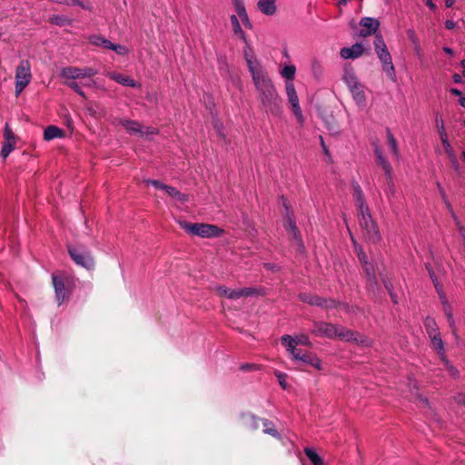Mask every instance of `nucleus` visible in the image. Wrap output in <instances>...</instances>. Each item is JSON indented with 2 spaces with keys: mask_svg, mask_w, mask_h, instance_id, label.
I'll return each mask as SVG.
<instances>
[{
  "mask_svg": "<svg viewBox=\"0 0 465 465\" xmlns=\"http://www.w3.org/2000/svg\"><path fill=\"white\" fill-rule=\"evenodd\" d=\"M245 61L265 112L279 116L282 114L281 98L267 71L256 56L246 54Z\"/></svg>",
  "mask_w": 465,
  "mask_h": 465,
  "instance_id": "f257e3e1",
  "label": "nucleus"
},
{
  "mask_svg": "<svg viewBox=\"0 0 465 465\" xmlns=\"http://www.w3.org/2000/svg\"><path fill=\"white\" fill-rule=\"evenodd\" d=\"M236 12L237 15H232L230 17L231 24L232 26V31L234 35L239 37L245 44L243 47V56L246 60V54L251 56H255L254 52L251 46L250 41L247 39L245 33L242 29L240 20L242 24L247 27L252 28V23L248 17L246 9L242 5V2H236Z\"/></svg>",
  "mask_w": 465,
  "mask_h": 465,
  "instance_id": "f03ea898",
  "label": "nucleus"
},
{
  "mask_svg": "<svg viewBox=\"0 0 465 465\" xmlns=\"http://www.w3.org/2000/svg\"><path fill=\"white\" fill-rule=\"evenodd\" d=\"M179 224L187 233L203 238L219 237L223 232V229L213 224L192 223L186 221H179Z\"/></svg>",
  "mask_w": 465,
  "mask_h": 465,
  "instance_id": "7ed1b4c3",
  "label": "nucleus"
},
{
  "mask_svg": "<svg viewBox=\"0 0 465 465\" xmlns=\"http://www.w3.org/2000/svg\"><path fill=\"white\" fill-rule=\"evenodd\" d=\"M359 224L361 228L363 237L370 242L376 243L381 240V234L377 224L373 221L370 209L358 212Z\"/></svg>",
  "mask_w": 465,
  "mask_h": 465,
  "instance_id": "20e7f679",
  "label": "nucleus"
},
{
  "mask_svg": "<svg viewBox=\"0 0 465 465\" xmlns=\"http://www.w3.org/2000/svg\"><path fill=\"white\" fill-rule=\"evenodd\" d=\"M68 252L72 260L79 266L87 270L94 267V261L90 252L80 246H68Z\"/></svg>",
  "mask_w": 465,
  "mask_h": 465,
  "instance_id": "39448f33",
  "label": "nucleus"
},
{
  "mask_svg": "<svg viewBox=\"0 0 465 465\" xmlns=\"http://www.w3.org/2000/svg\"><path fill=\"white\" fill-rule=\"evenodd\" d=\"M31 65L27 60H22L15 70V94L19 95L31 82Z\"/></svg>",
  "mask_w": 465,
  "mask_h": 465,
  "instance_id": "423d86ee",
  "label": "nucleus"
},
{
  "mask_svg": "<svg viewBox=\"0 0 465 465\" xmlns=\"http://www.w3.org/2000/svg\"><path fill=\"white\" fill-rule=\"evenodd\" d=\"M97 70L92 68V67H74V66H68L64 67L60 74L63 78L65 79V81H76L78 79L83 78H90L97 74Z\"/></svg>",
  "mask_w": 465,
  "mask_h": 465,
  "instance_id": "0eeeda50",
  "label": "nucleus"
},
{
  "mask_svg": "<svg viewBox=\"0 0 465 465\" xmlns=\"http://www.w3.org/2000/svg\"><path fill=\"white\" fill-rule=\"evenodd\" d=\"M286 95L289 103L291 104L292 110L299 123L303 122L302 112L299 104V98L292 82H286L285 84Z\"/></svg>",
  "mask_w": 465,
  "mask_h": 465,
  "instance_id": "6e6552de",
  "label": "nucleus"
},
{
  "mask_svg": "<svg viewBox=\"0 0 465 465\" xmlns=\"http://www.w3.org/2000/svg\"><path fill=\"white\" fill-rule=\"evenodd\" d=\"M282 344L286 348L288 353L294 361H300L308 351H302V349L294 348L293 337L291 335H283L281 338Z\"/></svg>",
  "mask_w": 465,
  "mask_h": 465,
  "instance_id": "1a4fd4ad",
  "label": "nucleus"
},
{
  "mask_svg": "<svg viewBox=\"0 0 465 465\" xmlns=\"http://www.w3.org/2000/svg\"><path fill=\"white\" fill-rule=\"evenodd\" d=\"M361 28L359 31V35L361 37L369 36L375 34L379 28L380 23L377 19L371 17H364L360 21Z\"/></svg>",
  "mask_w": 465,
  "mask_h": 465,
  "instance_id": "9d476101",
  "label": "nucleus"
},
{
  "mask_svg": "<svg viewBox=\"0 0 465 465\" xmlns=\"http://www.w3.org/2000/svg\"><path fill=\"white\" fill-rule=\"evenodd\" d=\"M52 281L55 292L56 300L58 302V304L61 305L64 302V301L67 298L64 279L62 276L53 274Z\"/></svg>",
  "mask_w": 465,
  "mask_h": 465,
  "instance_id": "9b49d317",
  "label": "nucleus"
},
{
  "mask_svg": "<svg viewBox=\"0 0 465 465\" xmlns=\"http://www.w3.org/2000/svg\"><path fill=\"white\" fill-rule=\"evenodd\" d=\"M336 331V325L323 322H314L312 332L319 336H325L327 338H334Z\"/></svg>",
  "mask_w": 465,
  "mask_h": 465,
  "instance_id": "f8f14e48",
  "label": "nucleus"
},
{
  "mask_svg": "<svg viewBox=\"0 0 465 465\" xmlns=\"http://www.w3.org/2000/svg\"><path fill=\"white\" fill-rule=\"evenodd\" d=\"M379 60L381 64L382 71L386 74L387 77L391 81L396 82V71L390 52L383 54L382 56H380Z\"/></svg>",
  "mask_w": 465,
  "mask_h": 465,
  "instance_id": "ddd939ff",
  "label": "nucleus"
},
{
  "mask_svg": "<svg viewBox=\"0 0 465 465\" xmlns=\"http://www.w3.org/2000/svg\"><path fill=\"white\" fill-rule=\"evenodd\" d=\"M364 47L360 43H355L350 47H343L340 54L343 59H357L363 54Z\"/></svg>",
  "mask_w": 465,
  "mask_h": 465,
  "instance_id": "4468645a",
  "label": "nucleus"
},
{
  "mask_svg": "<svg viewBox=\"0 0 465 465\" xmlns=\"http://www.w3.org/2000/svg\"><path fill=\"white\" fill-rule=\"evenodd\" d=\"M429 337L430 339L432 348L440 356L444 364H449V361L446 359V356H445V349H444V344H443L440 333H433V335L429 336Z\"/></svg>",
  "mask_w": 465,
  "mask_h": 465,
  "instance_id": "2eb2a0df",
  "label": "nucleus"
},
{
  "mask_svg": "<svg viewBox=\"0 0 465 465\" xmlns=\"http://www.w3.org/2000/svg\"><path fill=\"white\" fill-rule=\"evenodd\" d=\"M353 188V199L355 201V205L357 207V212L366 211L368 209V205L365 203L363 192L359 183H354L352 184Z\"/></svg>",
  "mask_w": 465,
  "mask_h": 465,
  "instance_id": "dca6fc26",
  "label": "nucleus"
},
{
  "mask_svg": "<svg viewBox=\"0 0 465 465\" xmlns=\"http://www.w3.org/2000/svg\"><path fill=\"white\" fill-rule=\"evenodd\" d=\"M374 153L377 158V163L382 167L387 179L391 180V175H392L391 165L388 162V160L384 157V155L382 154V153L378 145H375Z\"/></svg>",
  "mask_w": 465,
  "mask_h": 465,
  "instance_id": "f3484780",
  "label": "nucleus"
},
{
  "mask_svg": "<svg viewBox=\"0 0 465 465\" xmlns=\"http://www.w3.org/2000/svg\"><path fill=\"white\" fill-rule=\"evenodd\" d=\"M374 153L377 158V163L382 167L387 179L391 180V175H392L391 165L388 162V160L384 157V155L382 154V153L378 145H375Z\"/></svg>",
  "mask_w": 465,
  "mask_h": 465,
  "instance_id": "a211bd4d",
  "label": "nucleus"
},
{
  "mask_svg": "<svg viewBox=\"0 0 465 465\" xmlns=\"http://www.w3.org/2000/svg\"><path fill=\"white\" fill-rule=\"evenodd\" d=\"M374 153L377 158V163L382 167L387 179L391 180V175H392L391 165L388 162V160L384 157V155L382 154V153L378 145H375Z\"/></svg>",
  "mask_w": 465,
  "mask_h": 465,
  "instance_id": "6ab92c4d",
  "label": "nucleus"
},
{
  "mask_svg": "<svg viewBox=\"0 0 465 465\" xmlns=\"http://www.w3.org/2000/svg\"><path fill=\"white\" fill-rule=\"evenodd\" d=\"M261 293L259 289L256 288H251V287H245L238 290H230V292L228 293V298L232 300H237L242 297H248L254 294Z\"/></svg>",
  "mask_w": 465,
  "mask_h": 465,
  "instance_id": "aec40b11",
  "label": "nucleus"
},
{
  "mask_svg": "<svg viewBox=\"0 0 465 465\" xmlns=\"http://www.w3.org/2000/svg\"><path fill=\"white\" fill-rule=\"evenodd\" d=\"M107 76L115 81L116 83L123 84L124 86H129V87H137L139 84L130 78L129 76L124 75L119 73L110 72L107 74Z\"/></svg>",
  "mask_w": 465,
  "mask_h": 465,
  "instance_id": "412c9836",
  "label": "nucleus"
},
{
  "mask_svg": "<svg viewBox=\"0 0 465 465\" xmlns=\"http://www.w3.org/2000/svg\"><path fill=\"white\" fill-rule=\"evenodd\" d=\"M119 124L125 128L130 134H138L143 133V126L136 121L129 119H121Z\"/></svg>",
  "mask_w": 465,
  "mask_h": 465,
  "instance_id": "4be33fe9",
  "label": "nucleus"
},
{
  "mask_svg": "<svg viewBox=\"0 0 465 465\" xmlns=\"http://www.w3.org/2000/svg\"><path fill=\"white\" fill-rule=\"evenodd\" d=\"M242 424L252 430H258L259 421H262V419H259L252 413H243L242 414Z\"/></svg>",
  "mask_w": 465,
  "mask_h": 465,
  "instance_id": "5701e85b",
  "label": "nucleus"
},
{
  "mask_svg": "<svg viewBox=\"0 0 465 465\" xmlns=\"http://www.w3.org/2000/svg\"><path fill=\"white\" fill-rule=\"evenodd\" d=\"M309 304L329 309V308L336 307L337 303L334 300H331V299L327 300V299H324V298L317 296V295H312V300L309 301Z\"/></svg>",
  "mask_w": 465,
  "mask_h": 465,
  "instance_id": "b1692460",
  "label": "nucleus"
},
{
  "mask_svg": "<svg viewBox=\"0 0 465 465\" xmlns=\"http://www.w3.org/2000/svg\"><path fill=\"white\" fill-rule=\"evenodd\" d=\"M64 136V131L54 125H49L44 132V139L45 141H51L54 138H60Z\"/></svg>",
  "mask_w": 465,
  "mask_h": 465,
  "instance_id": "393cba45",
  "label": "nucleus"
},
{
  "mask_svg": "<svg viewBox=\"0 0 465 465\" xmlns=\"http://www.w3.org/2000/svg\"><path fill=\"white\" fill-rule=\"evenodd\" d=\"M373 45H374V50H375V53H376L378 58L380 56H382L385 54H388L389 50L387 48V45H386L381 35H380V34L375 35V39H374Z\"/></svg>",
  "mask_w": 465,
  "mask_h": 465,
  "instance_id": "a878e982",
  "label": "nucleus"
},
{
  "mask_svg": "<svg viewBox=\"0 0 465 465\" xmlns=\"http://www.w3.org/2000/svg\"><path fill=\"white\" fill-rule=\"evenodd\" d=\"M362 265L364 267V272L367 276L368 287L370 289H373L374 287L377 286V279L375 276L374 267L371 263H369V262Z\"/></svg>",
  "mask_w": 465,
  "mask_h": 465,
  "instance_id": "bb28decb",
  "label": "nucleus"
},
{
  "mask_svg": "<svg viewBox=\"0 0 465 465\" xmlns=\"http://www.w3.org/2000/svg\"><path fill=\"white\" fill-rule=\"evenodd\" d=\"M300 361L311 365L317 370H322L321 360L312 351H308L302 358H301Z\"/></svg>",
  "mask_w": 465,
  "mask_h": 465,
  "instance_id": "cd10ccee",
  "label": "nucleus"
},
{
  "mask_svg": "<svg viewBox=\"0 0 465 465\" xmlns=\"http://www.w3.org/2000/svg\"><path fill=\"white\" fill-rule=\"evenodd\" d=\"M350 92L353 97V100L359 106H364L366 104V96L361 84L355 88L351 89Z\"/></svg>",
  "mask_w": 465,
  "mask_h": 465,
  "instance_id": "c85d7f7f",
  "label": "nucleus"
},
{
  "mask_svg": "<svg viewBox=\"0 0 465 465\" xmlns=\"http://www.w3.org/2000/svg\"><path fill=\"white\" fill-rule=\"evenodd\" d=\"M285 228H286V230H289L290 232H292V236L297 241L299 246L303 248L302 240V238H301V236L299 234V232H298L297 226L295 224V222L290 216H288V218H287Z\"/></svg>",
  "mask_w": 465,
  "mask_h": 465,
  "instance_id": "c756f323",
  "label": "nucleus"
},
{
  "mask_svg": "<svg viewBox=\"0 0 465 465\" xmlns=\"http://www.w3.org/2000/svg\"><path fill=\"white\" fill-rule=\"evenodd\" d=\"M334 338H339L342 341H351L354 338L355 332L348 330L342 326L336 325V331H335Z\"/></svg>",
  "mask_w": 465,
  "mask_h": 465,
  "instance_id": "7c9ffc66",
  "label": "nucleus"
},
{
  "mask_svg": "<svg viewBox=\"0 0 465 465\" xmlns=\"http://www.w3.org/2000/svg\"><path fill=\"white\" fill-rule=\"evenodd\" d=\"M280 74L282 78L286 79V82H292L296 74V67L293 64H286L280 71Z\"/></svg>",
  "mask_w": 465,
  "mask_h": 465,
  "instance_id": "2f4dec72",
  "label": "nucleus"
},
{
  "mask_svg": "<svg viewBox=\"0 0 465 465\" xmlns=\"http://www.w3.org/2000/svg\"><path fill=\"white\" fill-rule=\"evenodd\" d=\"M165 192L173 197L174 200L178 201L179 203H185L188 201V195L185 193H181L178 191L175 187H172L167 185Z\"/></svg>",
  "mask_w": 465,
  "mask_h": 465,
  "instance_id": "473e14b6",
  "label": "nucleus"
},
{
  "mask_svg": "<svg viewBox=\"0 0 465 465\" xmlns=\"http://www.w3.org/2000/svg\"><path fill=\"white\" fill-rule=\"evenodd\" d=\"M386 134H387L388 144H389L390 150L392 153V154L394 155V157L396 159H398L400 157V151H399L397 141L390 129L386 130Z\"/></svg>",
  "mask_w": 465,
  "mask_h": 465,
  "instance_id": "72a5a7b5",
  "label": "nucleus"
},
{
  "mask_svg": "<svg viewBox=\"0 0 465 465\" xmlns=\"http://www.w3.org/2000/svg\"><path fill=\"white\" fill-rule=\"evenodd\" d=\"M257 6H258V9L267 15H273L275 12H276V5H275V2H257Z\"/></svg>",
  "mask_w": 465,
  "mask_h": 465,
  "instance_id": "f704fd0d",
  "label": "nucleus"
},
{
  "mask_svg": "<svg viewBox=\"0 0 465 465\" xmlns=\"http://www.w3.org/2000/svg\"><path fill=\"white\" fill-rule=\"evenodd\" d=\"M90 43L96 46H101L105 49H109V46L112 45V42L104 36L94 35L90 37Z\"/></svg>",
  "mask_w": 465,
  "mask_h": 465,
  "instance_id": "c9c22d12",
  "label": "nucleus"
},
{
  "mask_svg": "<svg viewBox=\"0 0 465 465\" xmlns=\"http://www.w3.org/2000/svg\"><path fill=\"white\" fill-rule=\"evenodd\" d=\"M262 421L263 424V432L265 434H269L277 439L281 438L280 433L277 431V430H275L273 423L272 421H270L269 420H262Z\"/></svg>",
  "mask_w": 465,
  "mask_h": 465,
  "instance_id": "e433bc0d",
  "label": "nucleus"
},
{
  "mask_svg": "<svg viewBox=\"0 0 465 465\" xmlns=\"http://www.w3.org/2000/svg\"><path fill=\"white\" fill-rule=\"evenodd\" d=\"M343 80L346 83L349 90L361 84L353 72H346L343 75Z\"/></svg>",
  "mask_w": 465,
  "mask_h": 465,
  "instance_id": "4c0bfd02",
  "label": "nucleus"
},
{
  "mask_svg": "<svg viewBox=\"0 0 465 465\" xmlns=\"http://www.w3.org/2000/svg\"><path fill=\"white\" fill-rule=\"evenodd\" d=\"M304 452H305V455L307 456V458L310 460V461L313 465H322L323 464L322 459L315 452L314 450H312L311 448H306L304 450Z\"/></svg>",
  "mask_w": 465,
  "mask_h": 465,
  "instance_id": "58836bf2",
  "label": "nucleus"
},
{
  "mask_svg": "<svg viewBox=\"0 0 465 465\" xmlns=\"http://www.w3.org/2000/svg\"><path fill=\"white\" fill-rule=\"evenodd\" d=\"M424 325L429 336L433 335V333H440L434 319L427 317L424 321Z\"/></svg>",
  "mask_w": 465,
  "mask_h": 465,
  "instance_id": "ea45409f",
  "label": "nucleus"
},
{
  "mask_svg": "<svg viewBox=\"0 0 465 465\" xmlns=\"http://www.w3.org/2000/svg\"><path fill=\"white\" fill-rule=\"evenodd\" d=\"M65 84L71 88L72 90H74L77 94H79L81 97H83L84 99H86V95H85V93L83 91L82 89V84L81 83H78L76 81H65Z\"/></svg>",
  "mask_w": 465,
  "mask_h": 465,
  "instance_id": "a19ab883",
  "label": "nucleus"
},
{
  "mask_svg": "<svg viewBox=\"0 0 465 465\" xmlns=\"http://www.w3.org/2000/svg\"><path fill=\"white\" fill-rule=\"evenodd\" d=\"M437 187L439 189V193L447 207V209L449 210L450 213L451 214V216L453 217V219H456V214L454 213V211L447 198V195H446V193L444 191V189L442 188V186L440 185V183H437Z\"/></svg>",
  "mask_w": 465,
  "mask_h": 465,
  "instance_id": "79ce46f5",
  "label": "nucleus"
},
{
  "mask_svg": "<svg viewBox=\"0 0 465 465\" xmlns=\"http://www.w3.org/2000/svg\"><path fill=\"white\" fill-rule=\"evenodd\" d=\"M440 298L441 299L442 301V303H443V309H444V312L446 314V317L450 322V325L453 324L454 321H453V317H452V313H451V310H450V304L448 303L447 300H446V297L444 295V293H441L440 294Z\"/></svg>",
  "mask_w": 465,
  "mask_h": 465,
  "instance_id": "37998d69",
  "label": "nucleus"
},
{
  "mask_svg": "<svg viewBox=\"0 0 465 465\" xmlns=\"http://www.w3.org/2000/svg\"><path fill=\"white\" fill-rule=\"evenodd\" d=\"M14 148L15 141H5L1 151L2 157L6 158L9 155V153L14 150Z\"/></svg>",
  "mask_w": 465,
  "mask_h": 465,
  "instance_id": "c03bdc74",
  "label": "nucleus"
},
{
  "mask_svg": "<svg viewBox=\"0 0 465 465\" xmlns=\"http://www.w3.org/2000/svg\"><path fill=\"white\" fill-rule=\"evenodd\" d=\"M426 268H427V270H428V272H429L430 277L431 281L433 282L434 286H435V288H436V290H437V292H438L439 295H440V294H441V293H443V292H442V289H441V287H440V283H439V282H438V280H437V277H436V275H435V272H433V270H432V268L430 267V265L427 264V265H426Z\"/></svg>",
  "mask_w": 465,
  "mask_h": 465,
  "instance_id": "a18cd8bd",
  "label": "nucleus"
},
{
  "mask_svg": "<svg viewBox=\"0 0 465 465\" xmlns=\"http://www.w3.org/2000/svg\"><path fill=\"white\" fill-rule=\"evenodd\" d=\"M109 50L114 51L119 55H125L129 53L128 48L123 45H116L112 43V45L109 46Z\"/></svg>",
  "mask_w": 465,
  "mask_h": 465,
  "instance_id": "49530a36",
  "label": "nucleus"
},
{
  "mask_svg": "<svg viewBox=\"0 0 465 465\" xmlns=\"http://www.w3.org/2000/svg\"><path fill=\"white\" fill-rule=\"evenodd\" d=\"M351 341H355L356 343L361 344L363 346H370L371 343V340L368 337L361 335L358 332H355L354 338L352 339Z\"/></svg>",
  "mask_w": 465,
  "mask_h": 465,
  "instance_id": "de8ad7c7",
  "label": "nucleus"
},
{
  "mask_svg": "<svg viewBox=\"0 0 465 465\" xmlns=\"http://www.w3.org/2000/svg\"><path fill=\"white\" fill-rule=\"evenodd\" d=\"M382 282H383V285L384 287L386 288V290L388 291L392 302L394 303H397L398 301H397V298H396V295L394 294L393 292V286H392V283L391 282V281L387 278H384L382 279Z\"/></svg>",
  "mask_w": 465,
  "mask_h": 465,
  "instance_id": "09e8293b",
  "label": "nucleus"
},
{
  "mask_svg": "<svg viewBox=\"0 0 465 465\" xmlns=\"http://www.w3.org/2000/svg\"><path fill=\"white\" fill-rule=\"evenodd\" d=\"M293 341H294V348H297V345L301 344V345H311V341L309 339V337L307 335H300V336H296L295 338H293Z\"/></svg>",
  "mask_w": 465,
  "mask_h": 465,
  "instance_id": "8fccbe9b",
  "label": "nucleus"
},
{
  "mask_svg": "<svg viewBox=\"0 0 465 465\" xmlns=\"http://www.w3.org/2000/svg\"><path fill=\"white\" fill-rule=\"evenodd\" d=\"M355 251L357 252V256H358L361 263V264L367 263L368 262V258H367L366 253L361 249V247L356 245L355 246Z\"/></svg>",
  "mask_w": 465,
  "mask_h": 465,
  "instance_id": "3c124183",
  "label": "nucleus"
},
{
  "mask_svg": "<svg viewBox=\"0 0 465 465\" xmlns=\"http://www.w3.org/2000/svg\"><path fill=\"white\" fill-rule=\"evenodd\" d=\"M147 184H151L153 185V187H155L156 189H161V190H164L166 189L167 185L161 183L160 181L158 180H152V179H147L144 181Z\"/></svg>",
  "mask_w": 465,
  "mask_h": 465,
  "instance_id": "603ef678",
  "label": "nucleus"
},
{
  "mask_svg": "<svg viewBox=\"0 0 465 465\" xmlns=\"http://www.w3.org/2000/svg\"><path fill=\"white\" fill-rule=\"evenodd\" d=\"M51 21L54 25H64L67 24L68 19L64 16H61V15H54L51 18Z\"/></svg>",
  "mask_w": 465,
  "mask_h": 465,
  "instance_id": "864d4df0",
  "label": "nucleus"
},
{
  "mask_svg": "<svg viewBox=\"0 0 465 465\" xmlns=\"http://www.w3.org/2000/svg\"><path fill=\"white\" fill-rule=\"evenodd\" d=\"M407 35L413 45L420 43V40L413 29H409L407 31Z\"/></svg>",
  "mask_w": 465,
  "mask_h": 465,
  "instance_id": "5fc2aeb1",
  "label": "nucleus"
},
{
  "mask_svg": "<svg viewBox=\"0 0 465 465\" xmlns=\"http://www.w3.org/2000/svg\"><path fill=\"white\" fill-rule=\"evenodd\" d=\"M276 376H277V378L279 380V383H280L281 387L283 390H286L287 387H288V384L286 382V375L284 373H282V372H277Z\"/></svg>",
  "mask_w": 465,
  "mask_h": 465,
  "instance_id": "6e6d98bb",
  "label": "nucleus"
},
{
  "mask_svg": "<svg viewBox=\"0 0 465 465\" xmlns=\"http://www.w3.org/2000/svg\"><path fill=\"white\" fill-rule=\"evenodd\" d=\"M157 133L155 128L153 127H143V133H140V136L148 137L149 135L155 134Z\"/></svg>",
  "mask_w": 465,
  "mask_h": 465,
  "instance_id": "4d7b16f0",
  "label": "nucleus"
},
{
  "mask_svg": "<svg viewBox=\"0 0 465 465\" xmlns=\"http://www.w3.org/2000/svg\"><path fill=\"white\" fill-rule=\"evenodd\" d=\"M4 135H5V141H8V140L15 141V134L12 132V130L9 128L7 124H5V127Z\"/></svg>",
  "mask_w": 465,
  "mask_h": 465,
  "instance_id": "13d9d810",
  "label": "nucleus"
},
{
  "mask_svg": "<svg viewBox=\"0 0 465 465\" xmlns=\"http://www.w3.org/2000/svg\"><path fill=\"white\" fill-rule=\"evenodd\" d=\"M263 267L264 269H266L267 271H272V272H279L281 267L276 264V263H272V262H264L263 263Z\"/></svg>",
  "mask_w": 465,
  "mask_h": 465,
  "instance_id": "bf43d9fd",
  "label": "nucleus"
},
{
  "mask_svg": "<svg viewBox=\"0 0 465 465\" xmlns=\"http://www.w3.org/2000/svg\"><path fill=\"white\" fill-rule=\"evenodd\" d=\"M84 82H81V84L85 87H95L96 82L93 79V77L90 78H83Z\"/></svg>",
  "mask_w": 465,
  "mask_h": 465,
  "instance_id": "052dcab7",
  "label": "nucleus"
},
{
  "mask_svg": "<svg viewBox=\"0 0 465 465\" xmlns=\"http://www.w3.org/2000/svg\"><path fill=\"white\" fill-rule=\"evenodd\" d=\"M455 223H456V225L459 229V232H460V234L461 235L464 242H465V227H463L460 223V222L458 220V218L456 217V219H454Z\"/></svg>",
  "mask_w": 465,
  "mask_h": 465,
  "instance_id": "680f3d73",
  "label": "nucleus"
},
{
  "mask_svg": "<svg viewBox=\"0 0 465 465\" xmlns=\"http://www.w3.org/2000/svg\"><path fill=\"white\" fill-rule=\"evenodd\" d=\"M436 126L439 132L445 130L443 119L439 115H436Z\"/></svg>",
  "mask_w": 465,
  "mask_h": 465,
  "instance_id": "e2e57ef3",
  "label": "nucleus"
},
{
  "mask_svg": "<svg viewBox=\"0 0 465 465\" xmlns=\"http://www.w3.org/2000/svg\"><path fill=\"white\" fill-rule=\"evenodd\" d=\"M230 290L229 288H226L225 286H218L217 287V292L220 295L222 296H225L228 298V293L230 292Z\"/></svg>",
  "mask_w": 465,
  "mask_h": 465,
  "instance_id": "0e129e2a",
  "label": "nucleus"
},
{
  "mask_svg": "<svg viewBox=\"0 0 465 465\" xmlns=\"http://www.w3.org/2000/svg\"><path fill=\"white\" fill-rule=\"evenodd\" d=\"M443 146L445 148L446 153L448 154L449 158L455 155L454 151H453L450 142H448L447 143H444Z\"/></svg>",
  "mask_w": 465,
  "mask_h": 465,
  "instance_id": "69168bd1",
  "label": "nucleus"
},
{
  "mask_svg": "<svg viewBox=\"0 0 465 465\" xmlns=\"http://www.w3.org/2000/svg\"><path fill=\"white\" fill-rule=\"evenodd\" d=\"M312 70L314 74H320L322 71V66H321L320 63L317 61H314L312 64Z\"/></svg>",
  "mask_w": 465,
  "mask_h": 465,
  "instance_id": "338daca9",
  "label": "nucleus"
},
{
  "mask_svg": "<svg viewBox=\"0 0 465 465\" xmlns=\"http://www.w3.org/2000/svg\"><path fill=\"white\" fill-rule=\"evenodd\" d=\"M299 298H300V300H301L302 302H306V303H308V304H309V301H311V300H312V294H310V293H307V292L301 293V294L299 295Z\"/></svg>",
  "mask_w": 465,
  "mask_h": 465,
  "instance_id": "774afa93",
  "label": "nucleus"
}]
</instances>
